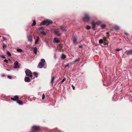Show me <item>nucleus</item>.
I'll return each mask as SVG.
<instances>
[{"mask_svg":"<svg viewBox=\"0 0 132 132\" xmlns=\"http://www.w3.org/2000/svg\"><path fill=\"white\" fill-rule=\"evenodd\" d=\"M1 37V36H0V37Z\"/></svg>","mask_w":132,"mask_h":132,"instance_id":"nucleus-52","label":"nucleus"},{"mask_svg":"<svg viewBox=\"0 0 132 132\" xmlns=\"http://www.w3.org/2000/svg\"><path fill=\"white\" fill-rule=\"evenodd\" d=\"M61 58L62 59H64L66 57L65 55L64 54H62L61 56Z\"/></svg>","mask_w":132,"mask_h":132,"instance_id":"nucleus-19","label":"nucleus"},{"mask_svg":"<svg viewBox=\"0 0 132 132\" xmlns=\"http://www.w3.org/2000/svg\"><path fill=\"white\" fill-rule=\"evenodd\" d=\"M33 74L34 75V76H35L36 77H37L38 74L37 73L34 72V73Z\"/></svg>","mask_w":132,"mask_h":132,"instance_id":"nucleus-31","label":"nucleus"},{"mask_svg":"<svg viewBox=\"0 0 132 132\" xmlns=\"http://www.w3.org/2000/svg\"><path fill=\"white\" fill-rule=\"evenodd\" d=\"M105 26L106 25L105 24H102L101 25V27L102 28H105Z\"/></svg>","mask_w":132,"mask_h":132,"instance_id":"nucleus-26","label":"nucleus"},{"mask_svg":"<svg viewBox=\"0 0 132 132\" xmlns=\"http://www.w3.org/2000/svg\"><path fill=\"white\" fill-rule=\"evenodd\" d=\"M95 23L96 24H97L98 25H99L101 23V22L100 21H98Z\"/></svg>","mask_w":132,"mask_h":132,"instance_id":"nucleus-27","label":"nucleus"},{"mask_svg":"<svg viewBox=\"0 0 132 132\" xmlns=\"http://www.w3.org/2000/svg\"><path fill=\"white\" fill-rule=\"evenodd\" d=\"M59 49L60 50H62L63 48L62 46H59Z\"/></svg>","mask_w":132,"mask_h":132,"instance_id":"nucleus-41","label":"nucleus"},{"mask_svg":"<svg viewBox=\"0 0 132 132\" xmlns=\"http://www.w3.org/2000/svg\"><path fill=\"white\" fill-rule=\"evenodd\" d=\"M39 29H40L43 30L44 28L43 27H41L39 28Z\"/></svg>","mask_w":132,"mask_h":132,"instance_id":"nucleus-40","label":"nucleus"},{"mask_svg":"<svg viewBox=\"0 0 132 132\" xmlns=\"http://www.w3.org/2000/svg\"><path fill=\"white\" fill-rule=\"evenodd\" d=\"M36 21L35 20H33V23L32 24L31 26H34L36 25Z\"/></svg>","mask_w":132,"mask_h":132,"instance_id":"nucleus-22","label":"nucleus"},{"mask_svg":"<svg viewBox=\"0 0 132 132\" xmlns=\"http://www.w3.org/2000/svg\"><path fill=\"white\" fill-rule=\"evenodd\" d=\"M124 34H125V35H126L127 36V35H129L128 34V33H127L126 32H124Z\"/></svg>","mask_w":132,"mask_h":132,"instance_id":"nucleus-42","label":"nucleus"},{"mask_svg":"<svg viewBox=\"0 0 132 132\" xmlns=\"http://www.w3.org/2000/svg\"><path fill=\"white\" fill-rule=\"evenodd\" d=\"M41 33L44 35L45 36L46 35V34L45 32L43 31H42L41 32Z\"/></svg>","mask_w":132,"mask_h":132,"instance_id":"nucleus-25","label":"nucleus"},{"mask_svg":"<svg viewBox=\"0 0 132 132\" xmlns=\"http://www.w3.org/2000/svg\"><path fill=\"white\" fill-rule=\"evenodd\" d=\"M19 98V97L17 96H14V98L11 97V99L13 101L18 100Z\"/></svg>","mask_w":132,"mask_h":132,"instance_id":"nucleus-13","label":"nucleus"},{"mask_svg":"<svg viewBox=\"0 0 132 132\" xmlns=\"http://www.w3.org/2000/svg\"><path fill=\"white\" fill-rule=\"evenodd\" d=\"M3 39L5 40H6V39L5 37H3Z\"/></svg>","mask_w":132,"mask_h":132,"instance_id":"nucleus-46","label":"nucleus"},{"mask_svg":"<svg viewBox=\"0 0 132 132\" xmlns=\"http://www.w3.org/2000/svg\"><path fill=\"white\" fill-rule=\"evenodd\" d=\"M77 40V39L76 37H73V41L74 44L75 43Z\"/></svg>","mask_w":132,"mask_h":132,"instance_id":"nucleus-17","label":"nucleus"},{"mask_svg":"<svg viewBox=\"0 0 132 132\" xmlns=\"http://www.w3.org/2000/svg\"><path fill=\"white\" fill-rule=\"evenodd\" d=\"M3 49H4L6 47V46L5 44H4L3 46Z\"/></svg>","mask_w":132,"mask_h":132,"instance_id":"nucleus-37","label":"nucleus"},{"mask_svg":"<svg viewBox=\"0 0 132 132\" xmlns=\"http://www.w3.org/2000/svg\"><path fill=\"white\" fill-rule=\"evenodd\" d=\"M60 28L63 31H66V28L65 27L62 26H60Z\"/></svg>","mask_w":132,"mask_h":132,"instance_id":"nucleus-15","label":"nucleus"},{"mask_svg":"<svg viewBox=\"0 0 132 132\" xmlns=\"http://www.w3.org/2000/svg\"><path fill=\"white\" fill-rule=\"evenodd\" d=\"M63 45L62 44H60L59 46H62Z\"/></svg>","mask_w":132,"mask_h":132,"instance_id":"nucleus-48","label":"nucleus"},{"mask_svg":"<svg viewBox=\"0 0 132 132\" xmlns=\"http://www.w3.org/2000/svg\"><path fill=\"white\" fill-rule=\"evenodd\" d=\"M53 23V22L52 21L49 19H47L46 20L40 23V25H46L47 26L50 24H52Z\"/></svg>","mask_w":132,"mask_h":132,"instance_id":"nucleus-1","label":"nucleus"},{"mask_svg":"<svg viewBox=\"0 0 132 132\" xmlns=\"http://www.w3.org/2000/svg\"><path fill=\"white\" fill-rule=\"evenodd\" d=\"M66 80V78H64L62 80V81L60 82V84H62V83H63L64 81H65Z\"/></svg>","mask_w":132,"mask_h":132,"instance_id":"nucleus-24","label":"nucleus"},{"mask_svg":"<svg viewBox=\"0 0 132 132\" xmlns=\"http://www.w3.org/2000/svg\"><path fill=\"white\" fill-rule=\"evenodd\" d=\"M33 51H34V53L35 54H36L37 53V48L36 47H35L34 48V49Z\"/></svg>","mask_w":132,"mask_h":132,"instance_id":"nucleus-20","label":"nucleus"},{"mask_svg":"<svg viewBox=\"0 0 132 132\" xmlns=\"http://www.w3.org/2000/svg\"><path fill=\"white\" fill-rule=\"evenodd\" d=\"M9 60L10 61H11L10 60V59H9Z\"/></svg>","mask_w":132,"mask_h":132,"instance_id":"nucleus-50","label":"nucleus"},{"mask_svg":"<svg viewBox=\"0 0 132 132\" xmlns=\"http://www.w3.org/2000/svg\"><path fill=\"white\" fill-rule=\"evenodd\" d=\"M7 54L9 56H11V53L9 51H8L7 52Z\"/></svg>","mask_w":132,"mask_h":132,"instance_id":"nucleus-34","label":"nucleus"},{"mask_svg":"<svg viewBox=\"0 0 132 132\" xmlns=\"http://www.w3.org/2000/svg\"><path fill=\"white\" fill-rule=\"evenodd\" d=\"M80 60V59L79 58L75 60V61L74 62V63H75L76 62H77V61H79Z\"/></svg>","mask_w":132,"mask_h":132,"instance_id":"nucleus-33","label":"nucleus"},{"mask_svg":"<svg viewBox=\"0 0 132 132\" xmlns=\"http://www.w3.org/2000/svg\"><path fill=\"white\" fill-rule=\"evenodd\" d=\"M125 53L127 55H132V49L126 51Z\"/></svg>","mask_w":132,"mask_h":132,"instance_id":"nucleus-7","label":"nucleus"},{"mask_svg":"<svg viewBox=\"0 0 132 132\" xmlns=\"http://www.w3.org/2000/svg\"><path fill=\"white\" fill-rule=\"evenodd\" d=\"M84 16L82 18L84 22H89L90 19V18L89 14L87 13H85L84 14Z\"/></svg>","mask_w":132,"mask_h":132,"instance_id":"nucleus-2","label":"nucleus"},{"mask_svg":"<svg viewBox=\"0 0 132 132\" xmlns=\"http://www.w3.org/2000/svg\"><path fill=\"white\" fill-rule=\"evenodd\" d=\"M91 23L92 26V28L94 29L95 28L96 24V23H95L94 21H93Z\"/></svg>","mask_w":132,"mask_h":132,"instance_id":"nucleus-10","label":"nucleus"},{"mask_svg":"<svg viewBox=\"0 0 132 132\" xmlns=\"http://www.w3.org/2000/svg\"><path fill=\"white\" fill-rule=\"evenodd\" d=\"M71 64V63H68L66 65H65V67L66 68L68 67L69 65H70V64Z\"/></svg>","mask_w":132,"mask_h":132,"instance_id":"nucleus-36","label":"nucleus"},{"mask_svg":"<svg viewBox=\"0 0 132 132\" xmlns=\"http://www.w3.org/2000/svg\"><path fill=\"white\" fill-rule=\"evenodd\" d=\"M54 77H52V79L51 81V83H52V85H53V83L54 82Z\"/></svg>","mask_w":132,"mask_h":132,"instance_id":"nucleus-23","label":"nucleus"},{"mask_svg":"<svg viewBox=\"0 0 132 132\" xmlns=\"http://www.w3.org/2000/svg\"><path fill=\"white\" fill-rule=\"evenodd\" d=\"M122 50V49L121 48H118L116 50V51H121Z\"/></svg>","mask_w":132,"mask_h":132,"instance_id":"nucleus-39","label":"nucleus"},{"mask_svg":"<svg viewBox=\"0 0 132 132\" xmlns=\"http://www.w3.org/2000/svg\"><path fill=\"white\" fill-rule=\"evenodd\" d=\"M86 28L87 29H90L91 27L87 25L86 26Z\"/></svg>","mask_w":132,"mask_h":132,"instance_id":"nucleus-32","label":"nucleus"},{"mask_svg":"<svg viewBox=\"0 0 132 132\" xmlns=\"http://www.w3.org/2000/svg\"><path fill=\"white\" fill-rule=\"evenodd\" d=\"M18 52H22V50L20 48H17L16 50Z\"/></svg>","mask_w":132,"mask_h":132,"instance_id":"nucleus-28","label":"nucleus"},{"mask_svg":"<svg viewBox=\"0 0 132 132\" xmlns=\"http://www.w3.org/2000/svg\"><path fill=\"white\" fill-rule=\"evenodd\" d=\"M2 77H3V76H4V74H3L2 75Z\"/></svg>","mask_w":132,"mask_h":132,"instance_id":"nucleus-49","label":"nucleus"},{"mask_svg":"<svg viewBox=\"0 0 132 132\" xmlns=\"http://www.w3.org/2000/svg\"><path fill=\"white\" fill-rule=\"evenodd\" d=\"M114 28L115 30H118L120 29L119 27L118 26H115L114 27Z\"/></svg>","mask_w":132,"mask_h":132,"instance_id":"nucleus-18","label":"nucleus"},{"mask_svg":"<svg viewBox=\"0 0 132 132\" xmlns=\"http://www.w3.org/2000/svg\"><path fill=\"white\" fill-rule=\"evenodd\" d=\"M41 62H40L38 64V66L40 68H42L44 65V63L45 61V60L43 59H42L41 60Z\"/></svg>","mask_w":132,"mask_h":132,"instance_id":"nucleus-5","label":"nucleus"},{"mask_svg":"<svg viewBox=\"0 0 132 132\" xmlns=\"http://www.w3.org/2000/svg\"><path fill=\"white\" fill-rule=\"evenodd\" d=\"M4 62L7 63H8V61L6 59H5L4 60Z\"/></svg>","mask_w":132,"mask_h":132,"instance_id":"nucleus-38","label":"nucleus"},{"mask_svg":"<svg viewBox=\"0 0 132 132\" xmlns=\"http://www.w3.org/2000/svg\"><path fill=\"white\" fill-rule=\"evenodd\" d=\"M60 32V31L57 29H55L54 30V32L55 34L58 37L60 36L61 35Z\"/></svg>","mask_w":132,"mask_h":132,"instance_id":"nucleus-6","label":"nucleus"},{"mask_svg":"<svg viewBox=\"0 0 132 132\" xmlns=\"http://www.w3.org/2000/svg\"><path fill=\"white\" fill-rule=\"evenodd\" d=\"M32 132H34V131H32Z\"/></svg>","mask_w":132,"mask_h":132,"instance_id":"nucleus-51","label":"nucleus"},{"mask_svg":"<svg viewBox=\"0 0 132 132\" xmlns=\"http://www.w3.org/2000/svg\"><path fill=\"white\" fill-rule=\"evenodd\" d=\"M8 78L10 79H11L12 78V77L10 76H8Z\"/></svg>","mask_w":132,"mask_h":132,"instance_id":"nucleus-45","label":"nucleus"},{"mask_svg":"<svg viewBox=\"0 0 132 132\" xmlns=\"http://www.w3.org/2000/svg\"><path fill=\"white\" fill-rule=\"evenodd\" d=\"M60 41L59 40V39L57 38H55L54 39L53 42L56 43H59Z\"/></svg>","mask_w":132,"mask_h":132,"instance_id":"nucleus-14","label":"nucleus"},{"mask_svg":"<svg viewBox=\"0 0 132 132\" xmlns=\"http://www.w3.org/2000/svg\"><path fill=\"white\" fill-rule=\"evenodd\" d=\"M79 47L80 48H82V45H79Z\"/></svg>","mask_w":132,"mask_h":132,"instance_id":"nucleus-44","label":"nucleus"},{"mask_svg":"<svg viewBox=\"0 0 132 132\" xmlns=\"http://www.w3.org/2000/svg\"><path fill=\"white\" fill-rule=\"evenodd\" d=\"M103 43V41L102 39H101L99 40V43L100 44H102Z\"/></svg>","mask_w":132,"mask_h":132,"instance_id":"nucleus-29","label":"nucleus"},{"mask_svg":"<svg viewBox=\"0 0 132 132\" xmlns=\"http://www.w3.org/2000/svg\"><path fill=\"white\" fill-rule=\"evenodd\" d=\"M19 104L22 105L23 104V102L18 99L16 101Z\"/></svg>","mask_w":132,"mask_h":132,"instance_id":"nucleus-16","label":"nucleus"},{"mask_svg":"<svg viewBox=\"0 0 132 132\" xmlns=\"http://www.w3.org/2000/svg\"><path fill=\"white\" fill-rule=\"evenodd\" d=\"M25 72L27 76L29 77L30 78H32L33 76L32 73L31 71L29 69H27Z\"/></svg>","mask_w":132,"mask_h":132,"instance_id":"nucleus-4","label":"nucleus"},{"mask_svg":"<svg viewBox=\"0 0 132 132\" xmlns=\"http://www.w3.org/2000/svg\"><path fill=\"white\" fill-rule=\"evenodd\" d=\"M40 130V127L39 126H33L32 128V131H39Z\"/></svg>","mask_w":132,"mask_h":132,"instance_id":"nucleus-3","label":"nucleus"},{"mask_svg":"<svg viewBox=\"0 0 132 132\" xmlns=\"http://www.w3.org/2000/svg\"><path fill=\"white\" fill-rule=\"evenodd\" d=\"M14 68H19V67L18 65V63L17 61H15L14 63Z\"/></svg>","mask_w":132,"mask_h":132,"instance_id":"nucleus-8","label":"nucleus"},{"mask_svg":"<svg viewBox=\"0 0 132 132\" xmlns=\"http://www.w3.org/2000/svg\"><path fill=\"white\" fill-rule=\"evenodd\" d=\"M39 38L38 36L37 37L36 40V41L35 42V44H36L38 43V42L39 40Z\"/></svg>","mask_w":132,"mask_h":132,"instance_id":"nucleus-21","label":"nucleus"},{"mask_svg":"<svg viewBox=\"0 0 132 132\" xmlns=\"http://www.w3.org/2000/svg\"><path fill=\"white\" fill-rule=\"evenodd\" d=\"M29 77L28 76L25 78L24 80L25 82H29L31 81V80Z\"/></svg>","mask_w":132,"mask_h":132,"instance_id":"nucleus-9","label":"nucleus"},{"mask_svg":"<svg viewBox=\"0 0 132 132\" xmlns=\"http://www.w3.org/2000/svg\"><path fill=\"white\" fill-rule=\"evenodd\" d=\"M104 40V43L105 45H107L108 44V41L106 40V38L105 37H104L103 38Z\"/></svg>","mask_w":132,"mask_h":132,"instance_id":"nucleus-11","label":"nucleus"},{"mask_svg":"<svg viewBox=\"0 0 132 132\" xmlns=\"http://www.w3.org/2000/svg\"><path fill=\"white\" fill-rule=\"evenodd\" d=\"M45 97V95L44 94H43L42 96V100H44Z\"/></svg>","mask_w":132,"mask_h":132,"instance_id":"nucleus-35","label":"nucleus"},{"mask_svg":"<svg viewBox=\"0 0 132 132\" xmlns=\"http://www.w3.org/2000/svg\"><path fill=\"white\" fill-rule=\"evenodd\" d=\"M72 88L73 89V90L75 89V87L73 85H72Z\"/></svg>","mask_w":132,"mask_h":132,"instance_id":"nucleus-47","label":"nucleus"},{"mask_svg":"<svg viewBox=\"0 0 132 132\" xmlns=\"http://www.w3.org/2000/svg\"><path fill=\"white\" fill-rule=\"evenodd\" d=\"M109 34V32H108L106 33V35L107 36V38H108L110 36V35Z\"/></svg>","mask_w":132,"mask_h":132,"instance_id":"nucleus-30","label":"nucleus"},{"mask_svg":"<svg viewBox=\"0 0 132 132\" xmlns=\"http://www.w3.org/2000/svg\"><path fill=\"white\" fill-rule=\"evenodd\" d=\"M1 57L2 58H5V56H4V55H2L1 56Z\"/></svg>","mask_w":132,"mask_h":132,"instance_id":"nucleus-43","label":"nucleus"},{"mask_svg":"<svg viewBox=\"0 0 132 132\" xmlns=\"http://www.w3.org/2000/svg\"><path fill=\"white\" fill-rule=\"evenodd\" d=\"M28 41L31 42L32 40V37L31 35H29L28 36Z\"/></svg>","mask_w":132,"mask_h":132,"instance_id":"nucleus-12","label":"nucleus"}]
</instances>
